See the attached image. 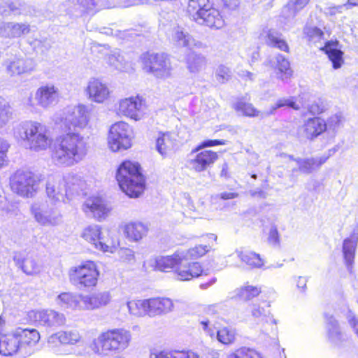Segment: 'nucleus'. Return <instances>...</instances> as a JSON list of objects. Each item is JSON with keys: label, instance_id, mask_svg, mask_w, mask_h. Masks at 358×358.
<instances>
[{"label": "nucleus", "instance_id": "nucleus-1", "mask_svg": "<svg viewBox=\"0 0 358 358\" xmlns=\"http://www.w3.org/2000/svg\"><path fill=\"white\" fill-rule=\"evenodd\" d=\"M210 242L206 245H197L187 250H177L172 255L155 258L153 268L156 271L173 272L180 280L189 281L199 278L204 273L201 263L195 262L208 252L217 241V236L210 234Z\"/></svg>", "mask_w": 358, "mask_h": 358}, {"label": "nucleus", "instance_id": "nucleus-2", "mask_svg": "<svg viewBox=\"0 0 358 358\" xmlns=\"http://www.w3.org/2000/svg\"><path fill=\"white\" fill-rule=\"evenodd\" d=\"M85 155L83 137L78 133L69 131L56 138L52 159L57 164L71 166Z\"/></svg>", "mask_w": 358, "mask_h": 358}, {"label": "nucleus", "instance_id": "nucleus-3", "mask_svg": "<svg viewBox=\"0 0 358 358\" xmlns=\"http://www.w3.org/2000/svg\"><path fill=\"white\" fill-rule=\"evenodd\" d=\"M131 339V334L124 329H114L101 333L93 341V350L99 355L119 352L126 349Z\"/></svg>", "mask_w": 358, "mask_h": 358}, {"label": "nucleus", "instance_id": "nucleus-4", "mask_svg": "<svg viewBox=\"0 0 358 358\" xmlns=\"http://www.w3.org/2000/svg\"><path fill=\"white\" fill-rule=\"evenodd\" d=\"M20 138L30 150L40 152L47 150L52 143L47 127L38 122L27 121L20 124Z\"/></svg>", "mask_w": 358, "mask_h": 358}, {"label": "nucleus", "instance_id": "nucleus-5", "mask_svg": "<svg viewBox=\"0 0 358 358\" xmlns=\"http://www.w3.org/2000/svg\"><path fill=\"white\" fill-rule=\"evenodd\" d=\"M25 322L36 327L54 329L64 326L66 317L62 314L50 308H33L26 312Z\"/></svg>", "mask_w": 358, "mask_h": 358}, {"label": "nucleus", "instance_id": "nucleus-6", "mask_svg": "<svg viewBox=\"0 0 358 358\" xmlns=\"http://www.w3.org/2000/svg\"><path fill=\"white\" fill-rule=\"evenodd\" d=\"M133 131L130 125L123 121L112 124L108 136V144L113 152L126 150L131 146Z\"/></svg>", "mask_w": 358, "mask_h": 358}, {"label": "nucleus", "instance_id": "nucleus-7", "mask_svg": "<svg viewBox=\"0 0 358 358\" xmlns=\"http://www.w3.org/2000/svg\"><path fill=\"white\" fill-rule=\"evenodd\" d=\"M89 118L90 111L87 106L79 103L65 108L61 122L69 130L83 129L87 126Z\"/></svg>", "mask_w": 358, "mask_h": 358}, {"label": "nucleus", "instance_id": "nucleus-8", "mask_svg": "<svg viewBox=\"0 0 358 358\" xmlns=\"http://www.w3.org/2000/svg\"><path fill=\"white\" fill-rule=\"evenodd\" d=\"M144 69L155 77L166 79L171 76V62L165 54L147 53L142 57Z\"/></svg>", "mask_w": 358, "mask_h": 358}, {"label": "nucleus", "instance_id": "nucleus-9", "mask_svg": "<svg viewBox=\"0 0 358 358\" xmlns=\"http://www.w3.org/2000/svg\"><path fill=\"white\" fill-rule=\"evenodd\" d=\"M117 112L119 115L138 121L144 117L146 106L140 96H131L119 101Z\"/></svg>", "mask_w": 358, "mask_h": 358}, {"label": "nucleus", "instance_id": "nucleus-10", "mask_svg": "<svg viewBox=\"0 0 358 358\" xmlns=\"http://www.w3.org/2000/svg\"><path fill=\"white\" fill-rule=\"evenodd\" d=\"M59 89L55 85H43L37 89L34 98L29 99L27 105L31 108L39 106L46 109L55 105L59 100Z\"/></svg>", "mask_w": 358, "mask_h": 358}, {"label": "nucleus", "instance_id": "nucleus-11", "mask_svg": "<svg viewBox=\"0 0 358 358\" xmlns=\"http://www.w3.org/2000/svg\"><path fill=\"white\" fill-rule=\"evenodd\" d=\"M280 157L284 162L288 163L289 167L293 171L299 170L303 173H310L325 162L322 159H295L286 154H281Z\"/></svg>", "mask_w": 358, "mask_h": 358}, {"label": "nucleus", "instance_id": "nucleus-12", "mask_svg": "<svg viewBox=\"0 0 358 358\" xmlns=\"http://www.w3.org/2000/svg\"><path fill=\"white\" fill-rule=\"evenodd\" d=\"M171 42L177 48H185L188 50L201 48L203 46L200 41L195 40L188 31L181 27L173 29Z\"/></svg>", "mask_w": 358, "mask_h": 358}, {"label": "nucleus", "instance_id": "nucleus-13", "mask_svg": "<svg viewBox=\"0 0 358 358\" xmlns=\"http://www.w3.org/2000/svg\"><path fill=\"white\" fill-rule=\"evenodd\" d=\"M198 24H205L210 28L220 29L224 26V21L220 11L208 4L206 8L199 13L194 20Z\"/></svg>", "mask_w": 358, "mask_h": 358}, {"label": "nucleus", "instance_id": "nucleus-14", "mask_svg": "<svg viewBox=\"0 0 358 358\" xmlns=\"http://www.w3.org/2000/svg\"><path fill=\"white\" fill-rule=\"evenodd\" d=\"M8 73L10 76L20 75L34 70V62L30 59L14 55L8 57L4 63Z\"/></svg>", "mask_w": 358, "mask_h": 358}, {"label": "nucleus", "instance_id": "nucleus-15", "mask_svg": "<svg viewBox=\"0 0 358 358\" xmlns=\"http://www.w3.org/2000/svg\"><path fill=\"white\" fill-rule=\"evenodd\" d=\"M22 351L27 352L41 339L39 331L34 328H17L15 330Z\"/></svg>", "mask_w": 358, "mask_h": 358}, {"label": "nucleus", "instance_id": "nucleus-16", "mask_svg": "<svg viewBox=\"0 0 358 358\" xmlns=\"http://www.w3.org/2000/svg\"><path fill=\"white\" fill-rule=\"evenodd\" d=\"M30 31L29 24L18 22H2L0 24V36L6 38H20Z\"/></svg>", "mask_w": 358, "mask_h": 358}, {"label": "nucleus", "instance_id": "nucleus-17", "mask_svg": "<svg viewBox=\"0 0 358 358\" xmlns=\"http://www.w3.org/2000/svg\"><path fill=\"white\" fill-rule=\"evenodd\" d=\"M91 241L95 248L101 252H107L113 245V239L108 231H103L100 227L91 229Z\"/></svg>", "mask_w": 358, "mask_h": 358}, {"label": "nucleus", "instance_id": "nucleus-18", "mask_svg": "<svg viewBox=\"0 0 358 358\" xmlns=\"http://www.w3.org/2000/svg\"><path fill=\"white\" fill-rule=\"evenodd\" d=\"M358 242L357 233H352L350 237L344 239L343 243V255L348 270L352 272L355 258V252Z\"/></svg>", "mask_w": 358, "mask_h": 358}, {"label": "nucleus", "instance_id": "nucleus-19", "mask_svg": "<svg viewBox=\"0 0 358 358\" xmlns=\"http://www.w3.org/2000/svg\"><path fill=\"white\" fill-rule=\"evenodd\" d=\"M194 159L191 161V165L196 171L201 172L210 167L218 159L217 152L211 150H202L197 152Z\"/></svg>", "mask_w": 358, "mask_h": 358}, {"label": "nucleus", "instance_id": "nucleus-20", "mask_svg": "<svg viewBox=\"0 0 358 358\" xmlns=\"http://www.w3.org/2000/svg\"><path fill=\"white\" fill-rule=\"evenodd\" d=\"M92 52L101 55L107 64L111 67L119 71H123L125 69L126 63L119 51H112L106 47H96V49L92 50Z\"/></svg>", "mask_w": 358, "mask_h": 358}, {"label": "nucleus", "instance_id": "nucleus-21", "mask_svg": "<svg viewBox=\"0 0 358 358\" xmlns=\"http://www.w3.org/2000/svg\"><path fill=\"white\" fill-rule=\"evenodd\" d=\"M130 178L143 179L141 167L137 162L124 161L117 171L116 179H129Z\"/></svg>", "mask_w": 358, "mask_h": 358}, {"label": "nucleus", "instance_id": "nucleus-22", "mask_svg": "<svg viewBox=\"0 0 358 358\" xmlns=\"http://www.w3.org/2000/svg\"><path fill=\"white\" fill-rule=\"evenodd\" d=\"M150 315H157L167 313L173 308L171 299L166 297L149 299Z\"/></svg>", "mask_w": 358, "mask_h": 358}, {"label": "nucleus", "instance_id": "nucleus-23", "mask_svg": "<svg viewBox=\"0 0 358 358\" xmlns=\"http://www.w3.org/2000/svg\"><path fill=\"white\" fill-rule=\"evenodd\" d=\"M264 40L267 45L277 48L281 51L289 52V45L282 34L278 31L271 29L265 31Z\"/></svg>", "mask_w": 358, "mask_h": 358}, {"label": "nucleus", "instance_id": "nucleus-24", "mask_svg": "<svg viewBox=\"0 0 358 358\" xmlns=\"http://www.w3.org/2000/svg\"><path fill=\"white\" fill-rule=\"evenodd\" d=\"M110 210V207L103 197L99 196L93 197L91 203V217L101 221L108 216Z\"/></svg>", "mask_w": 358, "mask_h": 358}, {"label": "nucleus", "instance_id": "nucleus-25", "mask_svg": "<svg viewBox=\"0 0 358 358\" xmlns=\"http://www.w3.org/2000/svg\"><path fill=\"white\" fill-rule=\"evenodd\" d=\"M119 186L131 198L138 197L145 188L144 180H119Z\"/></svg>", "mask_w": 358, "mask_h": 358}, {"label": "nucleus", "instance_id": "nucleus-26", "mask_svg": "<svg viewBox=\"0 0 358 358\" xmlns=\"http://www.w3.org/2000/svg\"><path fill=\"white\" fill-rule=\"evenodd\" d=\"M271 66L278 71V78L282 80H287L292 75V71L289 66V61L282 55H277L269 61Z\"/></svg>", "mask_w": 358, "mask_h": 358}, {"label": "nucleus", "instance_id": "nucleus-27", "mask_svg": "<svg viewBox=\"0 0 358 358\" xmlns=\"http://www.w3.org/2000/svg\"><path fill=\"white\" fill-rule=\"evenodd\" d=\"M261 293V286L252 285L247 282L244 285L236 289L235 297L239 301H249L259 296Z\"/></svg>", "mask_w": 358, "mask_h": 358}, {"label": "nucleus", "instance_id": "nucleus-28", "mask_svg": "<svg viewBox=\"0 0 358 358\" xmlns=\"http://www.w3.org/2000/svg\"><path fill=\"white\" fill-rule=\"evenodd\" d=\"M326 129L325 121L319 117L310 118L304 124V133L307 138L316 137Z\"/></svg>", "mask_w": 358, "mask_h": 358}, {"label": "nucleus", "instance_id": "nucleus-29", "mask_svg": "<svg viewBox=\"0 0 358 358\" xmlns=\"http://www.w3.org/2000/svg\"><path fill=\"white\" fill-rule=\"evenodd\" d=\"M338 43L336 42H327L323 50L328 55L329 59L332 62V65L334 69H338L341 67L344 61L343 58V52L338 48Z\"/></svg>", "mask_w": 358, "mask_h": 358}, {"label": "nucleus", "instance_id": "nucleus-30", "mask_svg": "<svg viewBox=\"0 0 358 358\" xmlns=\"http://www.w3.org/2000/svg\"><path fill=\"white\" fill-rule=\"evenodd\" d=\"M124 231L130 241H138L147 235L148 229L141 222H131L125 225Z\"/></svg>", "mask_w": 358, "mask_h": 358}, {"label": "nucleus", "instance_id": "nucleus-31", "mask_svg": "<svg viewBox=\"0 0 358 358\" xmlns=\"http://www.w3.org/2000/svg\"><path fill=\"white\" fill-rule=\"evenodd\" d=\"M176 145L175 134L171 132L159 133L156 141V148L162 155H164L173 150Z\"/></svg>", "mask_w": 358, "mask_h": 358}, {"label": "nucleus", "instance_id": "nucleus-32", "mask_svg": "<svg viewBox=\"0 0 358 358\" xmlns=\"http://www.w3.org/2000/svg\"><path fill=\"white\" fill-rule=\"evenodd\" d=\"M108 95L109 90L106 84L99 80L91 81V99L97 103H102Z\"/></svg>", "mask_w": 358, "mask_h": 358}, {"label": "nucleus", "instance_id": "nucleus-33", "mask_svg": "<svg viewBox=\"0 0 358 358\" xmlns=\"http://www.w3.org/2000/svg\"><path fill=\"white\" fill-rule=\"evenodd\" d=\"M129 313L135 316L150 315L149 299H132L127 302Z\"/></svg>", "mask_w": 358, "mask_h": 358}, {"label": "nucleus", "instance_id": "nucleus-34", "mask_svg": "<svg viewBox=\"0 0 358 358\" xmlns=\"http://www.w3.org/2000/svg\"><path fill=\"white\" fill-rule=\"evenodd\" d=\"M234 108L236 112L241 113L243 115L254 117H261V118H264L266 117V111L261 112L254 107V106L248 102H245L243 101H238L236 103L234 104Z\"/></svg>", "mask_w": 358, "mask_h": 358}, {"label": "nucleus", "instance_id": "nucleus-35", "mask_svg": "<svg viewBox=\"0 0 358 358\" xmlns=\"http://www.w3.org/2000/svg\"><path fill=\"white\" fill-rule=\"evenodd\" d=\"M187 69L192 73H196L202 70L206 64V57L194 52L187 55L186 58Z\"/></svg>", "mask_w": 358, "mask_h": 358}, {"label": "nucleus", "instance_id": "nucleus-36", "mask_svg": "<svg viewBox=\"0 0 358 358\" xmlns=\"http://www.w3.org/2000/svg\"><path fill=\"white\" fill-rule=\"evenodd\" d=\"M16 265L27 275H34L39 272V268L36 261L29 257H15Z\"/></svg>", "mask_w": 358, "mask_h": 358}, {"label": "nucleus", "instance_id": "nucleus-37", "mask_svg": "<svg viewBox=\"0 0 358 358\" xmlns=\"http://www.w3.org/2000/svg\"><path fill=\"white\" fill-rule=\"evenodd\" d=\"M53 343H59L61 345H73L80 340L78 334L72 331H59L51 336Z\"/></svg>", "mask_w": 358, "mask_h": 358}, {"label": "nucleus", "instance_id": "nucleus-38", "mask_svg": "<svg viewBox=\"0 0 358 358\" xmlns=\"http://www.w3.org/2000/svg\"><path fill=\"white\" fill-rule=\"evenodd\" d=\"M238 257L241 262L244 263L250 268H259L263 266L264 262L260 255L252 251L243 250L238 253Z\"/></svg>", "mask_w": 358, "mask_h": 358}, {"label": "nucleus", "instance_id": "nucleus-39", "mask_svg": "<svg viewBox=\"0 0 358 358\" xmlns=\"http://www.w3.org/2000/svg\"><path fill=\"white\" fill-rule=\"evenodd\" d=\"M71 279L85 286L90 282V266L87 264L80 265L73 269L70 274Z\"/></svg>", "mask_w": 358, "mask_h": 358}, {"label": "nucleus", "instance_id": "nucleus-40", "mask_svg": "<svg viewBox=\"0 0 358 358\" xmlns=\"http://www.w3.org/2000/svg\"><path fill=\"white\" fill-rule=\"evenodd\" d=\"M48 176L41 173L33 168L22 167L15 171L13 174V179H44Z\"/></svg>", "mask_w": 358, "mask_h": 358}, {"label": "nucleus", "instance_id": "nucleus-41", "mask_svg": "<svg viewBox=\"0 0 358 358\" xmlns=\"http://www.w3.org/2000/svg\"><path fill=\"white\" fill-rule=\"evenodd\" d=\"M34 184L30 185L27 180H15L10 183V187L14 192L22 196H31L36 192Z\"/></svg>", "mask_w": 358, "mask_h": 358}, {"label": "nucleus", "instance_id": "nucleus-42", "mask_svg": "<svg viewBox=\"0 0 358 358\" xmlns=\"http://www.w3.org/2000/svg\"><path fill=\"white\" fill-rule=\"evenodd\" d=\"M13 117V110L10 103L0 97V129L5 127Z\"/></svg>", "mask_w": 358, "mask_h": 358}, {"label": "nucleus", "instance_id": "nucleus-43", "mask_svg": "<svg viewBox=\"0 0 358 358\" xmlns=\"http://www.w3.org/2000/svg\"><path fill=\"white\" fill-rule=\"evenodd\" d=\"M217 338L224 345H231L236 341V332L230 327H222L217 331Z\"/></svg>", "mask_w": 358, "mask_h": 358}, {"label": "nucleus", "instance_id": "nucleus-44", "mask_svg": "<svg viewBox=\"0 0 358 358\" xmlns=\"http://www.w3.org/2000/svg\"><path fill=\"white\" fill-rule=\"evenodd\" d=\"M227 358H263L260 354L255 350L241 347L236 349L231 353H229Z\"/></svg>", "mask_w": 358, "mask_h": 358}, {"label": "nucleus", "instance_id": "nucleus-45", "mask_svg": "<svg viewBox=\"0 0 358 358\" xmlns=\"http://www.w3.org/2000/svg\"><path fill=\"white\" fill-rule=\"evenodd\" d=\"M208 0H189L187 12L189 16L195 20L199 13L208 6Z\"/></svg>", "mask_w": 358, "mask_h": 358}, {"label": "nucleus", "instance_id": "nucleus-46", "mask_svg": "<svg viewBox=\"0 0 358 358\" xmlns=\"http://www.w3.org/2000/svg\"><path fill=\"white\" fill-rule=\"evenodd\" d=\"M110 301L108 292L96 293L91 296V308H99L106 306Z\"/></svg>", "mask_w": 358, "mask_h": 358}, {"label": "nucleus", "instance_id": "nucleus-47", "mask_svg": "<svg viewBox=\"0 0 358 358\" xmlns=\"http://www.w3.org/2000/svg\"><path fill=\"white\" fill-rule=\"evenodd\" d=\"M271 304L269 302H264L263 304H256L251 310L252 315L255 318H264L271 315Z\"/></svg>", "mask_w": 358, "mask_h": 358}, {"label": "nucleus", "instance_id": "nucleus-48", "mask_svg": "<svg viewBox=\"0 0 358 358\" xmlns=\"http://www.w3.org/2000/svg\"><path fill=\"white\" fill-rule=\"evenodd\" d=\"M215 76L218 83H225L231 79V71L229 67L220 64L215 70Z\"/></svg>", "mask_w": 358, "mask_h": 358}, {"label": "nucleus", "instance_id": "nucleus-49", "mask_svg": "<svg viewBox=\"0 0 358 358\" xmlns=\"http://www.w3.org/2000/svg\"><path fill=\"white\" fill-rule=\"evenodd\" d=\"M283 106H289L295 110H299V106L293 101V98L292 99H280L277 101L276 103L274 106H272L270 110L266 111V115H273L275 110L278 108H280Z\"/></svg>", "mask_w": 358, "mask_h": 358}, {"label": "nucleus", "instance_id": "nucleus-50", "mask_svg": "<svg viewBox=\"0 0 358 358\" xmlns=\"http://www.w3.org/2000/svg\"><path fill=\"white\" fill-rule=\"evenodd\" d=\"M9 148L8 143L0 138V168L7 164L8 157L7 152Z\"/></svg>", "mask_w": 358, "mask_h": 358}, {"label": "nucleus", "instance_id": "nucleus-51", "mask_svg": "<svg viewBox=\"0 0 358 358\" xmlns=\"http://www.w3.org/2000/svg\"><path fill=\"white\" fill-rule=\"evenodd\" d=\"M58 299L62 305L66 306H71L73 304H76V302L75 296L69 292H64L60 294L58 296Z\"/></svg>", "mask_w": 358, "mask_h": 358}, {"label": "nucleus", "instance_id": "nucleus-52", "mask_svg": "<svg viewBox=\"0 0 358 358\" xmlns=\"http://www.w3.org/2000/svg\"><path fill=\"white\" fill-rule=\"evenodd\" d=\"M224 140H206L201 143L194 150L193 152H199L204 148L207 147H213L219 145H224Z\"/></svg>", "mask_w": 358, "mask_h": 358}, {"label": "nucleus", "instance_id": "nucleus-53", "mask_svg": "<svg viewBox=\"0 0 358 358\" xmlns=\"http://www.w3.org/2000/svg\"><path fill=\"white\" fill-rule=\"evenodd\" d=\"M342 122V117L339 115H334L331 116L328 120L327 122H326L327 125V129H329L332 131H334L336 129H337L341 123Z\"/></svg>", "mask_w": 358, "mask_h": 358}, {"label": "nucleus", "instance_id": "nucleus-54", "mask_svg": "<svg viewBox=\"0 0 358 358\" xmlns=\"http://www.w3.org/2000/svg\"><path fill=\"white\" fill-rule=\"evenodd\" d=\"M304 34L310 38H320L323 36L322 31L316 27H306L304 29Z\"/></svg>", "mask_w": 358, "mask_h": 358}, {"label": "nucleus", "instance_id": "nucleus-55", "mask_svg": "<svg viewBox=\"0 0 358 358\" xmlns=\"http://www.w3.org/2000/svg\"><path fill=\"white\" fill-rule=\"evenodd\" d=\"M152 358H178V350H161L153 353Z\"/></svg>", "mask_w": 358, "mask_h": 358}, {"label": "nucleus", "instance_id": "nucleus-56", "mask_svg": "<svg viewBox=\"0 0 358 358\" xmlns=\"http://www.w3.org/2000/svg\"><path fill=\"white\" fill-rule=\"evenodd\" d=\"M69 2L73 4L76 9L80 10V12H85L88 9L90 0H69Z\"/></svg>", "mask_w": 358, "mask_h": 358}, {"label": "nucleus", "instance_id": "nucleus-57", "mask_svg": "<svg viewBox=\"0 0 358 358\" xmlns=\"http://www.w3.org/2000/svg\"><path fill=\"white\" fill-rule=\"evenodd\" d=\"M120 6L129 7L148 3V0H115Z\"/></svg>", "mask_w": 358, "mask_h": 358}, {"label": "nucleus", "instance_id": "nucleus-58", "mask_svg": "<svg viewBox=\"0 0 358 358\" xmlns=\"http://www.w3.org/2000/svg\"><path fill=\"white\" fill-rule=\"evenodd\" d=\"M310 0H293L288 3L289 8H293L294 13L304 8Z\"/></svg>", "mask_w": 358, "mask_h": 358}, {"label": "nucleus", "instance_id": "nucleus-59", "mask_svg": "<svg viewBox=\"0 0 358 358\" xmlns=\"http://www.w3.org/2000/svg\"><path fill=\"white\" fill-rule=\"evenodd\" d=\"M178 358H201V356L190 350H178Z\"/></svg>", "mask_w": 358, "mask_h": 358}, {"label": "nucleus", "instance_id": "nucleus-60", "mask_svg": "<svg viewBox=\"0 0 358 358\" xmlns=\"http://www.w3.org/2000/svg\"><path fill=\"white\" fill-rule=\"evenodd\" d=\"M280 241V235L276 227H273L270 229L268 241L272 244L278 243Z\"/></svg>", "mask_w": 358, "mask_h": 358}, {"label": "nucleus", "instance_id": "nucleus-61", "mask_svg": "<svg viewBox=\"0 0 358 358\" xmlns=\"http://www.w3.org/2000/svg\"><path fill=\"white\" fill-rule=\"evenodd\" d=\"M94 6L95 12L109 6L108 0H91V6ZM93 8L91 7V12Z\"/></svg>", "mask_w": 358, "mask_h": 358}, {"label": "nucleus", "instance_id": "nucleus-62", "mask_svg": "<svg viewBox=\"0 0 358 358\" xmlns=\"http://www.w3.org/2000/svg\"><path fill=\"white\" fill-rule=\"evenodd\" d=\"M205 314L208 317H218V308L216 306H210L206 309Z\"/></svg>", "mask_w": 358, "mask_h": 358}, {"label": "nucleus", "instance_id": "nucleus-63", "mask_svg": "<svg viewBox=\"0 0 358 358\" xmlns=\"http://www.w3.org/2000/svg\"><path fill=\"white\" fill-rule=\"evenodd\" d=\"M238 196V194L237 192H222L221 193L218 197L220 199L223 200H229V199H233Z\"/></svg>", "mask_w": 358, "mask_h": 358}, {"label": "nucleus", "instance_id": "nucleus-64", "mask_svg": "<svg viewBox=\"0 0 358 358\" xmlns=\"http://www.w3.org/2000/svg\"><path fill=\"white\" fill-rule=\"evenodd\" d=\"M224 6L229 9H235L238 5V0H222Z\"/></svg>", "mask_w": 358, "mask_h": 358}]
</instances>
